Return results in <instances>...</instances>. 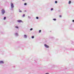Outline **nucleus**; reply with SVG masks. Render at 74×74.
<instances>
[{"instance_id": "39448f33", "label": "nucleus", "mask_w": 74, "mask_h": 74, "mask_svg": "<svg viewBox=\"0 0 74 74\" xmlns=\"http://www.w3.org/2000/svg\"><path fill=\"white\" fill-rule=\"evenodd\" d=\"M4 63V62H3V61H0V64H2V63Z\"/></svg>"}, {"instance_id": "4be33fe9", "label": "nucleus", "mask_w": 74, "mask_h": 74, "mask_svg": "<svg viewBox=\"0 0 74 74\" xmlns=\"http://www.w3.org/2000/svg\"><path fill=\"white\" fill-rule=\"evenodd\" d=\"M73 22H74V20H73Z\"/></svg>"}, {"instance_id": "9d476101", "label": "nucleus", "mask_w": 74, "mask_h": 74, "mask_svg": "<svg viewBox=\"0 0 74 74\" xmlns=\"http://www.w3.org/2000/svg\"><path fill=\"white\" fill-rule=\"evenodd\" d=\"M53 20L55 21H56V19H55V18L53 19Z\"/></svg>"}, {"instance_id": "0eeeda50", "label": "nucleus", "mask_w": 74, "mask_h": 74, "mask_svg": "<svg viewBox=\"0 0 74 74\" xmlns=\"http://www.w3.org/2000/svg\"><path fill=\"white\" fill-rule=\"evenodd\" d=\"M24 37L25 38H27V36L26 35H24Z\"/></svg>"}, {"instance_id": "aec40b11", "label": "nucleus", "mask_w": 74, "mask_h": 74, "mask_svg": "<svg viewBox=\"0 0 74 74\" xmlns=\"http://www.w3.org/2000/svg\"><path fill=\"white\" fill-rule=\"evenodd\" d=\"M19 12H22V11H21V10H20Z\"/></svg>"}, {"instance_id": "f257e3e1", "label": "nucleus", "mask_w": 74, "mask_h": 74, "mask_svg": "<svg viewBox=\"0 0 74 74\" xmlns=\"http://www.w3.org/2000/svg\"><path fill=\"white\" fill-rule=\"evenodd\" d=\"M11 8H14V5L12 3H11Z\"/></svg>"}, {"instance_id": "6ab92c4d", "label": "nucleus", "mask_w": 74, "mask_h": 74, "mask_svg": "<svg viewBox=\"0 0 74 74\" xmlns=\"http://www.w3.org/2000/svg\"><path fill=\"white\" fill-rule=\"evenodd\" d=\"M33 30V29L31 28V29H30V30Z\"/></svg>"}, {"instance_id": "7ed1b4c3", "label": "nucleus", "mask_w": 74, "mask_h": 74, "mask_svg": "<svg viewBox=\"0 0 74 74\" xmlns=\"http://www.w3.org/2000/svg\"><path fill=\"white\" fill-rule=\"evenodd\" d=\"M17 22H19V23L23 22L21 20H18L17 21Z\"/></svg>"}, {"instance_id": "20e7f679", "label": "nucleus", "mask_w": 74, "mask_h": 74, "mask_svg": "<svg viewBox=\"0 0 74 74\" xmlns=\"http://www.w3.org/2000/svg\"><path fill=\"white\" fill-rule=\"evenodd\" d=\"M45 46L46 48H49V46L46 44L45 45Z\"/></svg>"}, {"instance_id": "412c9836", "label": "nucleus", "mask_w": 74, "mask_h": 74, "mask_svg": "<svg viewBox=\"0 0 74 74\" xmlns=\"http://www.w3.org/2000/svg\"><path fill=\"white\" fill-rule=\"evenodd\" d=\"M45 74H49V73H46Z\"/></svg>"}, {"instance_id": "423d86ee", "label": "nucleus", "mask_w": 74, "mask_h": 74, "mask_svg": "<svg viewBox=\"0 0 74 74\" xmlns=\"http://www.w3.org/2000/svg\"><path fill=\"white\" fill-rule=\"evenodd\" d=\"M41 32V30H39V33H40Z\"/></svg>"}, {"instance_id": "ddd939ff", "label": "nucleus", "mask_w": 74, "mask_h": 74, "mask_svg": "<svg viewBox=\"0 0 74 74\" xmlns=\"http://www.w3.org/2000/svg\"><path fill=\"white\" fill-rule=\"evenodd\" d=\"M53 10V8H52L51 9V11H52V10Z\"/></svg>"}, {"instance_id": "6e6552de", "label": "nucleus", "mask_w": 74, "mask_h": 74, "mask_svg": "<svg viewBox=\"0 0 74 74\" xmlns=\"http://www.w3.org/2000/svg\"><path fill=\"white\" fill-rule=\"evenodd\" d=\"M71 1H69V4H71Z\"/></svg>"}, {"instance_id": "a211bd4d", "label": "nucleus", "mask_w": 74, "mask_h": 74, "mask_svg": "<svg viewBox=\"0 0 74 74\" xmlns=\"http://www.w3.org/2000/svg\"><path fill=\"white\" fill-rule=\"evenodd\" d=\"M25 16V14H23V17H24V16Z\"/></svg>"}, {"instance_id": "4468645a", "label": "nucleus", "mask_w": 74, "mask_h": 74, "mask_svg": "<svg viewBox=\"0 0 74 74\" xmlns=\"http://www.w3.org/2000/svg\"><path fill=\"white\" fill-rule=\"evenodd\" d=\"M32 38H34V36H32Z\"/></svg>"}, {"instance_id": "9b49d317", "label": "nucleus", "mask_w": 74, "mask_h": 74, "mask_svg": "<svg viewBox=\"0 0 74 74\" xmlns=\"http://www.w3.org/2000/svg\"><path fill=\"white\" fill-rule=\"evenodd\" d=\"M24 5H27V3H24Z\"/></svg>"}, {"instance_id": "dca6fc26", "label": "nucleus", "mask_w": 74, "mask_h": 74, "mask_svg": "<svg viewBox=\"0 0 74 74\" xmlns=\"http://www.w3.org/2000/svg\"><path fill=\"white\" fill-rule=\"evenodd\" d=\"M59 16L60 18H61V17H62V16H60H60Z\"/></svg>"}, {"instance_id": "f3484780", "label": "nucleus", "mask_w": 74, "mask_h": 74, "mask_svg": "<svg viewBox=\"0 0 74 74\" xmlns=\"http://www.w3.org/2000/svg\"><path fill=\"white\" fill-rule=\"evenodd\" d=\"M36 19H38V17H36Z\"/></svg>"}, {"instance_id": "f03ea898", "label": "nucleus", "mask_w": 74, "mask_h": 74, "mask_svg": "<svg viewBox=\"0 0 74 74\" xmlns=\"http://www.w3.org/2000/svg\"><path fill=\"white\" fill-rule=\"evenodd\" d=\"M2 13L3 14H4L5 13V11H4V10H2Z\"/></svg>"}, {"instance_id": "f8f14e48", "label": "nucleus", "mask_w": 74, "mask_h": 74, "mask_svg": "<svg viewBox=\"0 0 74 74\" xmlns=\"http://www.w3.org/2000/svg\"><path fill=\"white\" fill-rule=\"evenodd\" d=\"M15 27H16V28H17L18 29V26H16Z\"/></svg>"}, {"instance_id": "1a4fd4ad", "label": "nucleus", "mask_w": 74, "mask_h": 74, "mask_svg": "<svg viewBox=\"0 0 74 74\" xmlns=\"http://www.w3.org/2000/svg\"><path fill=\"white\" fill-rule=\"evenodd\" d=\"M5 19H6V17H5L4 18V20H5Z\"/></svg>"}, {"instance_id": "2eb2a0df", "label": "nucleus", "mask_w": 74, "mask_h": 74, "mask_svg": "<svg viewBox=\"0 0 74 74\" xmlns=\"http://www.w3.org/2000/svg\"><path fill=\"white\" fill-rule=\"evenodd\" d=\"M55 3H58V2H57V1H55Z\"/></svg>"}, {"instance_id": "5701e85b", "label": "nucleus", "mask_w": 74, "mask_h": 74, "mask_svg": "<svg viewBox=\"0 0 74 74\" xmlns=\"http://www.w3.org/2000/svg\"><path fill=\"white\" fill-rule=\"evenodd\" d=\"M25 0H23V1H24Z\"/></svg>"}]
</instances>
